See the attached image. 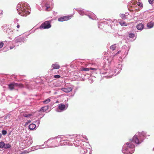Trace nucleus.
Segmentation results:
<instances>
[{
	"instance_id": "1",
	"label": "nucleus",
	"mask_w": 154,
	"mask_h": 154,
	"mask_svg": "<svg viewBox=\"0 0 154 154\" xmlns=\"http://www.w3.org/2000/svg\"><path fill=\"white\" fill-rule=\"evenodd\" d=\"M8 86L9 88L11 90H12L14 89V87H16L20 88H23L24 87V86L21 83L18 84L14 82H13L12 83H10L8 85Z\"/></svg>"
},
{
	"instance_id": "2",
	"label": "nucleus",
	"mask_w": 154,
	"mask_h": 154,
	"mask_svg": "<svg viewBox=\"0 0 154 154\" xmlns=\"http://www.w3.org/2000/svg\"><path fill=\"white\" fill-rule=\"evenodd\" d=\"M51 27V22L49 21H46L41 24L40 28L41 29H48Z\"/></svg>"
},
{
	"instance_id": "3",
	"label": "nucleus",
	"mask_w": 154,
	"mask_h": 154,
	"mask_svg": "<svg viewBox=\"0 0 154 154\" xmlns=\"http://www.w3.org/2000/svg\"><path fill=\"white\" fill-rule=\"evenodd\" d=\"M71 16H65L59 18L58 20L60 22H63L65 21H67L70 19L71 18Z\"/></svg>"
},
{
	"instance_id": "4",
	"label": "nucleus",
	"mask_w": 154,
	"mask_h": 154,
	"mask_svg": "<svg viewBox=\"0 0 154 154\" xmlns=\"http://www.w3.org/2000/svg\"><path fill=\"white\" fill-rule=\"evenodd\" d=\"M130 141L133 143H135L137 144H139L141 143V141H139L137 136L136 135L134 136L133 138L130 140Z\"/></svg>"
},
{
	"instance_id": "5",
	"label": "nucleus",
	"mask_w": 154,
	"mask_h": 154,
	"mask_svg": "<svg viewBox=\"0 0 154 154\" xmlns=\"http://www.w3.org/2000/svg\"><path fill=\"white\" fill-rule=\"evenodd\" d=\"M11 147L10 145L9 144H5L3 142H0V148H8Z\"/></svg>"
},
{
	"instance_id": "6",
	"label": "nucleus",
	"mask_w": 154,
	"mask_h": 154,
	"mask_svg": "<svg viewBox=\"0 0 154 154\" xmlns=\"http://www.w3.org/2000/svg\"><path fill=\"white\" fill-rule=\"evenodd\" d=\"M72 88L71 87L63 88L61 89L62 90L66 93H68L72 91Z\"/></svg>"
},
{
	"instance_id": "7",
	"label": "nucleus",
	"mask_w": 154,
	"mask_h": 154,
	"mask_svg": "<svg viewBox=\"0 0 154 154\" xmlns=\"http://www.w3.org/2000/svg\"><path fill=\"white\" fill-rule=\"evenodd\" d=\"M58 107L59 109L63 111L66 109V106L64 104L60 103L58 105Z\"/></svg>"
},
{
	"instance_id": "8",
	"label": "nucleus",
	"mask_w": 154,
	"mask_h": 154,
	"mask_svg": "<svg viewBox=\"0 0 154 154\" xmlns=\"http://www.w3.org/2000/svg\"><path fill=\"white\" fill-rule=\"evenodd\" d=\"M48 106L43 107L40 109L39 111L41 112H44L48 109Z\"/></svg>"
},
{
	"instance_id": "9",
	"label": "nucleus",
	"mask_w": 154,
	"mask_h": 154,
	"mask_svg": "<svg viewBox=\"0 0 154 154\" xmlns=\"http://www.w3.org/2000/svg\"><path fill=\"white\" fill-rule=\"evenodd\" d=\"M52 67L53 68V69L51 70H52L53 69H59L60 67V66L58 64L55 63L52 65Z\"/></svg>"
},
{
	"instance_id": "10",
	"label": "nucleus",
	"mask_w": 154,
	"mask_h": 154,
	"mask_svg": "<svg viewBox=\"0 0 154 154\" xmlns=\"http://www.w3.org/2000/svg\"><path fill=\"white\" fill-rule=\"evenodd\" d=\"M143 27V24L140 23L138 24L137 26V28L138 30H142Z\"/></svg>"
},
{
	"instance_id": "11",
	"label": "nucleus",
	"mask_w": 154,
	"mask_h": 154,
	"mask_svg": "<svg viewBox=\"0 0 154 154\" xmlns=\"http://www.w3.org/2000/svg\"><path fill=\"white\" fill-rule=\"evenodd\" d=\"M154 24V23L153 22L151 21L147 23V26L149 28H150L153 27Z\"/></svg>"
},
{
	"instance_id": "12",
	"label": "nucleus",
	"mask_w": 154,
	"mask_h": 154,
	"mask_svg": "<svg viewBox=\"0 0 154 154\" xmlns=\"http://www.w3.org/2000/svg\"><path fill=\"white\" fill-rule=\"evenodd\" d=\"M36 125L34 124H31L29 125V128L31 130H33L35 128Z\"/></svg>"
},
{
	"instance_id": "13",
	"label": "nucleus",
	"mask_w": 154,
	"mask_h": 154,
	"mask_svg": "<svg viewBox=\"0 0 154 154\" xmlns=\"http://www.w3.org/2000/svg\"><path fill=\"white\" fill-rule=\"evenodd\" d=\"M45 6L46 7L45 10L47 11H49L51 10V9H50V5L49 4H48L46 3L45 4Z\"/></svg>"
},
{
	"instance_id": "14",
	"label": "nucleus",
	"mask_w": 154,
	"mask_h": 154,
	"mask_svg": "<svg viewBox=\"0 0 154 154\" xmlns=\"http://www.w3.org/2000/svg\"><path fill=\"white\" fill-rule=\"evenodd\" d=\"M120 24L122 26H127V23L123 21H121L119 22Z\"/></svg>"
},
{
	"instance_id": "15",
	"label": "nucleus",
	"mask_w": 154,
	"mask_h": 154,
	"mask_svg": "<svg viewBox=\"0 0 154 154\" xmlns=\"http://www.w3.org/2000/svg\"><path fill=\"white\" fill-rule=\"evenodd\" d=\"M126 144H127V146L128 147H129L131 148H133L134 147V145L133 144H130V143H126Z\"/></svg>"
},
{
	"instance_id": "16",
	"label": "nucleus",
	"mask_w": 154,
	"mask_h": 154,
	"mask_svg": "<svg viewBox=\"0 0 154 154\" xmlns=\"http://www.w3.org/2000/svg\"><path fill=\"white\" fill-rule=\"evenodd\" d=\"M22 115L24 117H29L30 116H32L31 114H27L25 113H23Z\"/></svg>"
},
{
	"instance_id": "17",
	"label": "nucleus",
	"mask_w": 154,
	"mask_h": 154,
	"mask_svg": "<svg viewBox=\"0 0 154 154\" xmlns=\"http://www.w3.org/2000/svg\"><path fill=\"white\" fill-rule=\"evenodd\" d=\"M116 48V46L115 44H114L110 47V49L112 51L115 50Z\"/></svg>"
},
{
	"instance_id": "18",
	"label": "nucleus",
	"mask_w": 154,
	"mask_h": 154,
	"mask_svg": "<svg viewBox=\"0 0 154 154\" xmlns=\"http://www.w3.org/2000/svg\"><path fill=\"white\" fill-rule=\"evenodd\" d=\"M121 18L123 19H125L127 18L126 15L125 14H122L120 15Z\"/></svg>"
},
{
	"instance_id": "19",
	"label": "nucleus",
	"mask_w": 154,
	"mask_h": 154,
	"mask_svg": "<svg viewBox=\"0 0 154 154\" xmlns=\"http://www.w3.org/2000/svg\"><path fill=\"white\" fill-rule=\"evenodd\" d=\"M50 100H51L50 99H48L43 101V103L45 104H47L49 103L50 102Z\"/></svg>"
},
{
	"instance_id": "20",
	"label": "nucleus",
	"mask_w": 154,
	"mask_h": 154,
	"mask_svg": "<svg viewBox=\"0 0 154 154\" xmlns=\"http://www.w3.org/2000/svg\"><path fill=\"white\" fill-rule=\"evenodd\" d=\"M90 69V68H83L82 70L85 71H88Z\"/></svg>"
},
{
	"instance_id": "21",
	"label": "nucleus",
	"mask_w": 154,
	"mask_h": 154,
	"mask_svg": "<svg viewBox=\"0 0 154 154\" xmlns=\"http://www.w3.org/2000/svg\"><path fill=\"white\" fill-rule=\"evenodd\" d=\"M137 5L139 6L140 7H143V4L142 3H140V2H138L137 3Z\"/></svg>"
},
{
	"instance_id": "22",
	"label": "nucleus",
	"mask_w": 154,
	"mask_h": 154,
	"mask_svg": "<svg viewBox=\"0 0 154 154\" xmlns=\"http://www.w3.org/2000/svg\"><path fill=\"white\" fill-rule=\"evenodd\" d=\"M4 43L1 42H0V48H2L3 46Z\"/></svg>"
},
{
	"instance_id": "23",
	"label": "nucleus",
	"mask_w": 154,
	"mask_h": 154,
	"mask_svg": "<svg viewBox=\"0 0 154 154\" xmlns=\"http://www.w3.org/2000/svg\"><path fill=\"white\" fill-rule=\"evenodd\" d=\"M7 133V131L5 130H3L2 131V133L3 135L6 134Z\"/></svg>"
},
{
	"instance_id": "24",
	"label": "nucleus",
	"mask_w": 154,
	"mask_h": 154,
	"mask_svg": "<svg viewBox=\"0 0 154 154\" xmlns=\"http://www.w3.org/2000/svg\"><path fill=\"white\" fill-rule=\"evenodd\" d=\"M54 77L55 78H58L60 77V76L58 75H54Z\"/></svg>"
},
{
	"instance_id": "25",
	"label": "nucleus",
	"mask_w": 154,
	"mask_h": 154,
	"mask_svg": "<svg viewBox=\"0 0 154 154\" xmlns=\"http://www.w3.org/2000/svg\"><path fill=\"white\" fill-rule=\"evenodd\" d=\"M154 0H148V2L149 4H152Z\"/></svg>"
},
{
	"instance_id": "26",
	"label": "nucleus",
	"mask_w": 154,
	"mask_h": 154,
	"mask_svg": "<svg viewBox=\"0 0 154 154\" xmlns=\"http://www.w3.org/2000/svg\"><path fill=\"white\" fill-rule=\"evenodd\" d=\"M121 51H118V52L116 53V54L115 55H114L113 56V57H114V56L115 55H117L118 54H119V53L121 52Z\"/></svg>"
},
{
	"instance_id": "27",
	"label": "nucleus",
	"mask_w": 154,
	"mask_h": 154,
	"mask_svg": "<svg viewBox=\"0 0 154 154\" xmlns=\"http://www.w3.org/2000/svg\"><path fill=\"white\" fill-rule=\"evenodd\" d=\"M133 35H134L133 34H131V33L129 34V36L130 37H131L132 36V35L133 36Z\"/></svg>"
},
{
	"instance_id": "28",
	"label": "nucleus",
	"mask_w": 154,
	"mask_h": 154,
	"mask_svg": "<svg viewBox=\"0 0 154 154\" xmlns=\"http://www.w3.org/2000/svg\"><path fill=\"white\" fill-rule=\"evenodd\" d=\"M15 46H10V49H12L15 48Z\"/></svg>"
},
{
	"instance_id": "29",
	"label": "nucleus",
	"mask_w": 154,
	"mask_h": 154,
	"mask_svg": "<svg viewBox=\"0 0 154 154\" xmlns=\"http://www.w3.org/2000/svg\"><path fill=\"white\" fill-rule=\"evenodd\" d=\"M90 69L91 70H96L97 69H95V68H90Z\"/></svg>"
},
{
	"instance_id": "30",
	"label": "nucleus",
	"mask_w": 154,
	"mask_h": 154,
	"mask_svg": "<svg viewBox=\"0 0 154 154\" xmlns=\"http://www.w3.org/2000/svg\"><path fill=\"white\" fill-rule=\"evenodd\" d=\"M31 121L30 120H29L28 121V122H26V124H29V123H30Z\"/></svg>"
},
{
	"instance_id": "31",
	"label": "nucleus",
	"mask_w": 154,
	"mask_h": 154,
	"mask_svg": "<svg viewBox=\"0 0 154 154\" xmlns=\"http://www.w3.org/2000/svg\"><path fill=\"white\" fill-rule=\"evenodd\" d=\"M17 28H19L20 27V25L19 24H18V25L17 26Z\"/></svg>"
},
{
	"instance_id": "32",
	"label": "nucleus",
	"mask_w": 154,
	"mask_h": 154,
	"mask_svg": "<svg viewBox=\"0 0 154 154\" xmlns=\"http://www.w3.org/2000/svg\"><path fill=\"white\" fill-rule=\"evenodd\" d=\"M1 136H2V135L0 133V138H1Z\"/></svg>"
}]
</instances>
